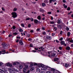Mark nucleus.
Masks as SVG:
<instances>
[{"instance_id":"f3484780","label":"nucleus","mask_w":73,"mask_h":73,"mask_svg":"<svg viewBox=\"0 0 73 73\" xmlns=\"http://www.w3.org/2000/svg\"><path fill=\"white\" fill-rule=\"evenodd\" d=\"M34 22H35V23L37 24V23H38V20H37V19H35L34 20Z\"/></svg>"},{"instance_id":"6e6d98bb","label":"nucleus","mask_w":73,"mask_h":73,"mask_svg":"<svg viewBox=\"0 0 73 73\" xmlns=\"http://www.w3.org/2000/svg\"><path fill=\"white\" fill-rule=\"evenodd\" d=\"M58 28H61V26L60 25H59L58 26Z\"/></svg>"},{"instance_id":"8fccbe9b","label":"nucleus","mask_w":73,"mask_h":73,"mask_svg":"<svg viewBox=\"0 0 73 73\" xmlns=\"http://www.w3.org/2000/svg\"><path fill=\"white\" fill-rule=\"evenodd\" d=\"M13 29H15L16 28V27L15 26H13Z\"/></svg>"},{"instance_id":"72a5a7b5","label":"nucleus","mask_w":73,"mask_h":73,"mask_svg":"<svg viewBox=\"0 0 73 73\" xmlns=\"http://www.w3.org/2000/svg\"><path fill=\"white\" fill-rule=\"evenodd\" d=\"M30 20H31V21H33V19L32 18H30Z\"/></svg>"},{"instance_id":"58836bf2","label":"nucleus","mask_w":73,"mask_h":73,"mask_svg":"<svg viewBox=\"0 0 73 73\" xmlns=\"http://www.w3.org/2000/svg\"><path fill=\"white\" fill-rule=\"evenodd\" d=\"M30 32L31 33H33V32H34V31L33 30H32L30 31Z\"/></svg>"},{"instance_id":"a878e982","label":"nucleus","mask_w":73,"mask_h":73,"mask_svg":"<svg viewBox=\"0 0 73 73\" xmlns=\"http://www.w3.org/2000/svg\"><path fill=\"white\" fill-rule=\"evenodd\" d=\"M45 4L44 3H42V7H45Z\"/></svg>"},{"instance_id":"e433bc0d","label":"nucleus","mask_w":73,"mask_h":73,"mask_svg":"<svg viewBox=\"0 0 73 73\" xmlns=\"http://www.w3.org/2000/svg\"><path fill=\"white\" fill-rule=\"evenodd\" d=\"M30 18H27L26 19V20H30Z\"/></svg>"},{"instance_id":"de8ad7c7","label":"nucleus","mask_w":73,"mask_h":73,"mask_svg":"<svg viewBox=\"0 0 73 73\" xmlns=\"http://www.w3.org/2000/svg\"><path fill=\"white\" fill-rule=\"evenodd\" d=\"M30 47H33V45L32 44H31L30 45Z\"/></svg>"},{"instance_id":"69168bd1","label":"nucleus","mask_w":73,"mask_h":73,"mask_svg":"<svg viewBox=\"0 0 73 73\" xmlns=\"http://www.w3.org/2000/svg\"><path fill=\"white\" fill-rule=\"evenodd\" d=\"M28 27H31V24H29L28 25Z\"/></svg>"},{"instance_id":"5701e85b","label":"nucleus","mask_w":73,"mask_h":73,"mask_svg":"<svg viewBox=\"0 0 73 73\" xmlns=\"http://www.w3.org/2000/svg\"><path fill=\"white\" fill-rule=\"evenodd\" d=\"M44 3H48V0H45L44 1Z\"/></svg>"},{"instance_id":"ea45409f","label":"nucleus","mask_w":73,"mask_h":73,"mask_svg":"<svg viewBox=\"0 0 73 73\" xmlns=\"http://www.w3.org/2000/svg\"><path fill=\"white\" fill-rule=\"evenodd\" d=\"M57 23L58 24H60V20H58V21H57Z\"/></svg>"},{"instance_id":"774afa93","label":"nucleus","mask_w":73,"mask_h":73,"mask_svg":"<svg viewBox=\"0 0 73 73\" xmlns=\"http://www.w3.org/2000/svg\"><path fill=\"white\" fill-rule=\"evenodd\" d=\"M36 31H40V29H37L36 30Z\"/></svg>"},{"instance_id":"c9c22d12","label":"nucleus","mask_w":73,"mask_h":73,"mask_svg":"<svg viewBox=\"0 0 73 73\" xmlns=\"http://www.w3.org/2000/svg\"><path fill=\"white\" fill-rule=\"evenodd\" d=\"M19 68L20 69H22V68H23V66L21 65H20L19 66Z\"/></svg>"},{"instance_id":"4be33fe9","label":"nucleus","mask_w":73,"mask_h":73,"mask_svg":"<svg viewBox=\"0 0 73 73\" xmlns=\"http://www.w3.org/2000/svg\"><path fill=\"white\" fill-rule=\"evenodd\" d=\"M34 69H35V67H33L31 68L30 69V70L31 71H32V70H34Z\"/></svg>"},{"instance_id":"4c0bfd02","label":"nucleus","mask_w":73,"mask_h":73,"mask_svg":"<svg viewBox=\"0 0 73 73\" xmlns=\"http://www.w3.org/2000/svg\"><path fill=\"white\" fill-rule=\"evenodd\" d=\"M8 69L9 71V72H10V71H11V70H11V69L10 68H8Z\"/></svg>"},{"instance_id":"2f4dec72","label":"nucleus","mask_w":73,"mask_h":73,"mask_svg":"<svg viewBox=\"0 0 73 73\" xmlns=\"http://www.w3.org/2000/svg\"><path fill=\"white\" fill-rule=\"evenodd\" d=\"M9 51H12V52H15V50H12L11 49H10L9 50Z\"/></svg>"},{"instance_id":"f8f14e48","label":"nucleus","mask_w":73,"mask_h":73,"mask_svg":"<svg viewBox=\"0 0 73 73\" xmlns=\"http://www.w3.org/2000/svg\"><path fill=\"white\" fill-rule=\"evenodd\" d=\"M65 66L66 67H68V66H70V64H68L66 63H65Z\"/></svg>"},{"instance_id":"603ef678","label":"nucleus","mask_w":73,"mask_h":73,"mask_svg":"<svg viewBox=\"0 0 73 73\" xmlns=\"http://www.w3.org/2000/svg\"><path fill=\"white\" fill-rule=\"evenodd\" d=\"M3 64V63L0 62V66H1Z\"/></svg>"},{"instance_id":"c85d7f7f","label":"nucleus","mask_w":73,"mask_h":73,"mask_svg":"<svg viewBox=\"0 0 73 73\" xmlns=\"http://www.w3.org/2000/svg\"><path fill=\"white\" fill-rule=\"evenodd\" d=\"M17 8H15L14 9H13V11H14L15 12L16 11H17Z\"/></svg>"},{"instance_id":"f704fd0d","label":"nucleus","mask_w":73,"mask_h":73,"mask_svg":"<svg viewBox=\"0 0 73 73\" xmlns=\"http://www.w3.org/2000/svg\"><path fill=\"white\" fill-rule=\"evenodd\" d=\"M19 32H23V29H19Z\"/></svg>"},{"instance_id":"a19ab883","label":"nucleus","mask_w":73,"mask_h":73,"mask_svg":"<svg viewBox=\"0 0 73 73\" xmlns=\"http://www.w3.org/2000/svg\"><path fill=\"white\" fill-rule=\"evenodd\" d=\"M40 12H42V11H43V9L41 8H40Z\"/></svg>"},{"instance_id":"a211bd4d","label":"nucleus","mask_w":73,"mask_h":73,"mask_svg":"<svg viewBox=\"0 0 73 73\" xmlns=\"http://www.w3.org/2000/svg\"><path fill=\"white\" fill-rule=\"evenodd\" d=\"M58 60V58H54V61H57Z\"/></svg>"},{"instance_id":"473e14b6","label":"nucleus","mask_w":73,"mask_h":73,"mask_svg":"<svg viewBox=\"0 0 73 73\" xmlns=\"http://www.w3.org/2000/svg\"><path fill=\"white\" fill-rule=\"evenodd\" d=\"M70 42H71V43H73V40H70L69 41Z\"/></svg>"},{"instance_id":"f03ea898","label":"nucleus","mask_w":73,"mask_h":73,"mask_svg":"<svg viewBox=\"0 0 73 73\" xmlns=\"http://www.w3.org/2000/svg\"><path fill=\"white\" fill-rule=\"evenodd\" d=\"M38 66L39 67H41V70H45V69H46V68L48 66H47L45 65H44V64H42L39 63L38 64Z\"/></svg>"},{"instance_id":"79ce46f5","label":"nucleus","mask_w":73,"mask_h":73,"mask_svg":"<svg viewBox=\"0 0 73 73\" xmlns=\"http://www.w3.org/2000/svg\"><path fill=\"white\" fill-rule=\"evenodd\" d=\"M32 52H33V53H35V52H36V51L35 50H33Z\"/></svg>"},{"instance_id":"1a4fd4ad","label":"nucleus","mask_w":73,"mask_h":73,"mask_svg":"<svg viewBox=\"0 0 73 73\" xmlns=\"http://www.w3.org/2000/svg\"><path fill=\"white\" fill-rule=\"evenodd\" d=\"M31 65L30 66V67H31V66H33V65H37V64L36 63H30Z\"/></svg>"},{"instance_id":"dca6fc26","label":"nucleus","mask_w":73,"mask_h":73,"mask_svg":"<svg viewBox=\"0 0 73 73\" xmlns=\"http://www.w3.org/2000/svg\"><path fill=\"white\" fill-rule=\"evenodd\" d=\"M40 69L38 68L36 69V72L37 73H40Z\"/></svg>"},{"instance_id":"ddd939ff","label":"nucleus","mask_w":73,"mask_h":73,"mask_svg":"<svg viewBox=\"0 0 73 73\" xmlns=\"http://www.w3.org/2000/svg\"><path fill=\"white\" fill-rule=\"evenodd\" d=\"M7 45H8V44H6L5 45H4L3 46V47H4V48L5 49H6V48H7L8 46H7Z\"/></svg>"},{"instance_id":"5fc2aeb1","label":"nucleus","mask_w":73,"mask_h":73,"mask_svg":"<svg viewBox=\"0 0 73 73\" xmlns=\"http://www.w3.org/2000/svg\"><path fill=\"white\" fill-rule=\"evenodd\" d=\"M52 1H53V0H50L49 2L50 3H52Z\"/></svg>"},{"instance_id":"cd10ccee","label":"nucleus","mask_w":73,"mask_h":73,"mask_svg":"<svg viewBox=\"0 0 73 73\" xmlns=\"http://www.w3.org/2000/svg\"><path fill=\"white\" fill-rule=\"evenodd\" d=\"M21 25L22 27H24V24L23 23H22L21 24Z\"/></svg>"},{"instance_id":"6e6552de","label":"nucleus","mask_w":73,"mask_h":73,"mask_svg":"<svg viewBox=\"0 0 73 73\" xmlns=\"http://www.w3.org/2000/svg\"><path fill=\"white\" fill-rule=\"evenodd\" d=\"M14 71H15V72H18V70H15V69H14L13 70H11L10 71V73H15V72Z\"/></svg>"},{"instance_id":"bb28decb","label":"nucleus","mask_w":73,"mask_h":73,"mask_svg":"<svg viewBox=\"0 0 73 73\" xmlns=\"http://www.w3.org/2000/svg\"><path fill=\"white\" fill-rule=\"evenodd\" d=\"M50 24H54V22L51 21L50 22Z\"/></svg>"},{"instance_id":"6ab92c4d","label":"nucleus","mask_w":73,"mask_h":73,"mask_svg":"<svg viewBox=\"0 0 73 73\" xmlns=\"http://www.w3.org/2000/svg\"><path fill=\"white\" fill-rule=\"evenodd\" d=\"M37 18H38V20H41V16H38L37 17Z\"/></svg>"},{"instance_id":"0eeeda50","label":"nucleus","mask_w":73,"mask_h":73,"mask_svg":"<svg viewBox=\"0 0 73 73\" xmlns=\"http://www.w3.org/2000/svg\"><path fill=\"white\" fill-rule=\"evenodd\" d=\"M4 65L5 66H10V67L12 66V65L11 64H10V63L9 62H8L5 64H4Z\"/></svg>"},{"instance_id":"0e129e2a","label":"nucleus","mask_w":73,"mask_h":73,"mask_svg":"<svg viewBox=\"0 0 73 73\" xmlns=\"http://www.w3.org/2000/svg\"><path fill=\"white\" fill-rule=\"evenodd\" d=\"M31 38H29V39H28V41H31Z\"/></svg>"},{"instance_id":"680f3d73","label":"nucleus","mask_w":73,"mask_h":73,"mask_svg":"<svg viewBox=\"0 0 73 73\" xmlns=\"http://www.w3.org/2000/svg\"><path fill=\"white\" fill-rule=\"evenodd\" d=\"M30 72V70H29L27 71V72H26V73H29Z\"/></svg>"},{"instance_id":"bf43d9fd","label":"nucleus","mask_w":73,"mask_h":73,"mask_svg":"<svg viewBox=\"0 0 73 73\" xmlns=\"http://www.w3.org/2000/svg\"><path fill=\"white\" fill-rule=\"evenodd\" d=\"M42 30H45V27H42Z\"/></svg>"},{"instance_id":"9d476101","label":"nucleus","mask_w":73,"mask_h":73,"mask_svg":"<svg viewBox=\"0 0 73 73\" xmlns=\"http://www.w3.org/2000/svg\"><path fill=\"white\" fill-rule=\"evenodd\" d=\"M6 52L4 50H3L2 51H0V55H1V54H5Z\"/></svg>"},{"instance_id":"b1692460","label":"nucleus","mask_w":73,"mask_h":73,"mask_svg":"<svg viewBox=\"0 0 73 73\" xmlns=\"http://www.w3.org/2000/svg\"><path fill=\"white\" fill-rule=\"evenodd\" d=\"M66 49L67 50H70V47H67L66 48Z\"/></svg>"},{"instance_id":"09e8293b","label":"nucleus","mask_w":73,"mask_h":73,"mask_svg":"<svg viewBox=\"0 0 73 73\" xmlns=\"http://www.w3.org/2000/svg\"><path fill=\"white\" fill-rule=\"evenodd\" d=\"M41 50H43V49H44V48L42 47H41Z\"/></svg>"},{"instance_id":"412c9836","label":"nucleus","mask_w":73,"mask_h":73,"mask_svg":"<svg viewBox=\"0 0 73 73\" xmlns=\"http://www.w3.org/2000/svg\"><path fill=\"white\" fill-rule=\"evenodd\" d=\"M63 6L64 7V8H67V5H65V4H64Z\"/></svg>"},{"instance_id":"c03bdc74","label":"nucleus","mask_w":73,"mask_h":73,"mask_svg":"<svg viewBox=\"0 0 73 73\" xmlns=\"http://www.w3.org/2000/svg\"><path fill=\"white\" fill-rule=\"evenodd\" d=\"M13 35H17V33H13Z\"/></svg>"},{"instance_id":"a18cd8bd","label":"nucleus","mask_w":73,"mask_h":73,"mask_svg":"<svg viewBox=\"0 0 73 73\" xmlns=\"http://www.w3.org/2000/svg\"><path fill=\"white\" fill-rule=\"evenodd\" d=\"M42 33L43 35H46V32H43Z\"/></svg>"},{"instance_id":"338daca9","label":"nucleus","mask_w":73,"mask_h":73,"mask_svg":"<svg viewBox=\"0 0 73 73\" xmlns=\"http://www.w3.org/2000/svg\"><path fill=\"white\" fill-rule=\"evenodd\" d=\"M30 36V34H28L27 35V36L28 37H29Z\"/></svg>"},{"instance_id":"7c9ffc66","label":"nucleus","mask_w":73,"mask_h":73,"mask_svg":"<svg viewBox=\"0 0 73 73\" xmlns=\"http://www.w3.org/2000/svg\"><path fill=\"white\" fill-rule=\"evenodd\" d=\"M27 34V32L26 31H25L23 33V35H24V36H25V35Z\"/></svg>"},{"instance_id":"393cba45","label":"nucleus","mask_w":73,"mask_h":73,"mask_svg":"<svg viewBox=\"0 0 73 73\" xmlns=\"http://www.w3.org/2000/svg\"><path fill=\"white\" fill-rule=\"evenodd\" d=\"M70 35V32H68L67 33V35L68 37Z\"/></svg>"},{"instance_id":"f257e3e1","label":"nucleus","mask_w":73,"mask_h":73,"mask_svg":"<svg viewBox=\"0 0 73 73\" xmlns=\"http://www.w3.org/2000/svg\"><path fill=\"white\" fill-rule=\"evenodd\" d=\"M50 70L52 71V72L53 73V72H54L55 69L52 68L48 66L46 68V69L45 70H44L46 71L47 72L46 73H51L50 71Z\"/></svg>"},{"instance_id":"4d7b16f0","label":"nucleus","mask_w":73,"mask_h":73,"mask_svg":"<svg viewBox=\"0 0 73 73\" xmlns=\"http://www.w3.org/2000/svg\"><path fill=\"white\" fill-rule=\"evenodd\" d=\"M59 49L60 50H62V47H59Z\"/></svg>"},{"instance_id":"c756f323","label":"nucleus","mask_w":73,"mask_h":73,"mask_svg":"<svg viewBox=\"0 0 73 73\" xmlns=\"http://www.w3.org/2000/svg\"><path fill=\"white\" fill-rule=\"evenodd\" d=\"M18 62H15L14 63L13 65H16V64H17Z\"/></svg>"},{"instance_id":"4468645a","label":"nucleus","mask_w":73,"mask_h":73,"mask_svg":"<svg viewBox=\"0 0 73 73\" xmlns=\"http://www.w3.org/2000/svg\"><path fill=\"white\" fill-rule=\"evenodd\" d=\"M46 38H47V39H49V40H51L52 39L51 37L49 36H47Z\"/></svg>"},{"instance_id":"052dcab7","label":"nucleus","mask_w":73,"mask_h":73,"mask_svg":"<svg viewBox=\"0 0 73 73\" xmlns=\"http://www.w3.org/2000/svg\"><path fill=\"white\" fill-rule=\"evenodd\" d=\"M70 10V8L68 7L67 8V10L68 11H69Z\"/></svg>"},{"instance_id":"e2e57ef3","label":"nucleus","mask_w":73,"mask_h":73,"mask_svg":"<svg viewBox=\"0 0 73 73\" xmlns=\"http://www.w3.org/2000/svg\"><path fill=\"white\" fill-rule=\"evenodd\" d=\"M63 3H66V1H65V0H63Z\"/></svg>"},{"instance_id":"39448f33","label":"nucleus","mask_w":73,"mask_h":73,"mask_svg":"<svg viewBox=\"0 0 73 73\" xmlns=\"http://www.w3.org/2000/svg\"><path fill=\"white\" fill-rule=\"evenodd\" d=\"M28 68V66L27 65H26L25 66V67H24L23 68V73H25L27 72V70Z\"/></svg>"},{"instance_id":"864d4df0","label":"nucleus","mask_w":73,"mask_h":73,"mask_svg":"<svg viewBox=\"0 0 73 73\" xmlns=\"http://www.w3.org/2000/svg\"><path fill=\"white\" fill-rule=\"evenodd\" d=\"M54 29H55V31H56V30L57 29V27H54Z\"/></svg>"},{"instance_id":"37998d69","label":"nucleus","mask_w":73,"mask_h":73,"mask_svg":"<svg viewBox=\"0 0 73 73\" xmlns=\"http://www.w3.org/2000/svg\"><path fill=\"white\" fill-rule=\"evenodd\" d=\"M66 30L67 31H69V27H66Z\"/></svg>"},{"instance_id":"7ed1b4c3","label":"nucleus","mask_w":73,"mask_h":73,"mask_svg":"<svg viewBox=\"0 0 73 73\" xmlns=\"http://www.w3.org/2000/svg\"><path fill=\"white\" fill-rule=\"evenodd\" d=\"M49 54L48 56L50 57H54L55 55H56V52H54L51 51L50 52H48Z\"/></svg>"},{"instance_id":"aec40b11","label":"nucleus","mask_w":73,"mask_h":73,"mask_svg":"<svg viewBox=\"0 0 73 73\" xmlns=\"http://www.w3.org/2000/svg\"><path fill=\"white\" fill-rule=\"evenodd\" d=\"M19 43L21 45H23V41L20 40L19 42Z\"/></svg>"},{"instance_id":"49530a36","label":"nucleus","mask_w":73,"mask_h":73,"mask_svg":"<svg viewBox=\"0 0 73 73\" xmlns=\"http://www.w3.org/2000/svg\"><path fill=\"white\" fill-rule=\"evenodd\" d=\"M47 13L48 14V15H50L51 13H51V12H48Z\"/></svg>"},{"instance_id":"2eb2a0df","label":"nucleus","mask_w":73,"mask_h":73,"mask_svg":"<svg viewBox=\"0 0 73 73\" xmlns=\"http://www.w3.org/2000/svg\"><path fill=\"white\" fill-rule=\"evenodd\" d=\"M5 65L4 64V65L1 67V68L3 69V70L5 68Z\"/></svg>"},{"instance_id":"423d86ee","label":"nucleus","mask_w":73,"mask_h":73,"mask_svg":"<svg viewBox=\"0 0 73 73\" xmlns=\"http://www.w3.org/2000/svg\"><path fill=\"white\" fill-rule=\"evenodd\" d=\"M13 16V18H16L17 17V13L16 12H13L12 13Z\"/></svg>"},{"instance_id":"13d9d810","label":"nucleus","mask_w":73,"mask_h":73,"mask_svg":"<svg viewBox=\"0 0 73 73\" xmlns=\"http://www.w3.org/2000/svg\"><path fill=\"white\" fill-rule=\"evenodd\" d=\"M68 41H69V40H70V38H68L67 39Z\"/></svg>"},{"instance_id":"9b49d317","label":"nucleus","mask_w":73,"mask_h":73,"mask_svg":"<svg viewBox=\"0 0 73 73\" xmlns=\"http://www.w3.org/2000/svg\"><path fill=\"white\" fill-rule=\"evenodd\" d=\"M60 43L62 45H64L65 46H66V44H65V42L62 41H61Z\"/></svg>"},{"instance_id":"20e7f679","label":"nucleus","mask_w":73,"mask_h":73,"mask_svg":"<svg viewBox=\"0 0 73 73\" xmlns=\"http://www.w3.org/2000/svg\"><path fill=\"white\" fill-rule=\"evenodd\" d=\"M8 70L6 68H5L4 70H0V73H7Z\"/></svg>"},{"instance_id":"3c124183","label":"nucleus","mask_w":73,"mask_h":73,"mask_svg":"<svg viewBox=\"0 0 73 73\" xmlns=\"http://www.w3.org/2000/svg\"><path fill=\"white\" fill-rule=\"evenodd\" d=\"M63 40V38H62V37H61L60 39L59 40L60 41H61V40Z\"/></svg>"}]
</instances>
